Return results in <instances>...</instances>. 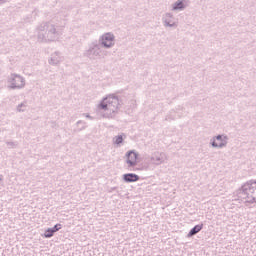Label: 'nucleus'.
Instances as JSON below:
<instances>
[{
  "instance_id": "423d86ee",
  "label": "nucleus",
  "mask_w": 256,
  "mask_h": 256,
  "mask_svg": "<svg viewBox=\"0 0 256 256\" xmlns=\"http://www.w3.org/2000/svg\"><path fill=\"white\" fill-rule=\"evenodd\" d=\"M8 83L10 84L9 89H24L25 88V78L19 74H11L8 78Z\"/></svg>"
},
{
  "instance_id": "6e6552de",
  "label": "nucleus",
  "mask_w": 256,
  "mask_h": 256,
  "mask_svg": "<svg viewBox=\"0 0 256 256\" xmlns=\"http://www.w3.org/2000/svg\"><path fill=\"white\" fill-rule=\"evenodd\" d=\"M229 144V136L225 134H219L217 136L212 137L211 145L214 149H224Z\"/></svg>"
},
{
  "instance_id": "9d476101",
  "label": "nucleus",
  "mask_w": 256,
  "mask_h": 256,
  "mask_svg": "<svg viewBox=\"0 0 256 256\" xmlns=\"http://www.w3.org/2000/svg\"><path fill=\"white\" fill-rule=\"evenodd\" d=\"M126 163L128 165L129 171H135V168L137 166V157H139V154L135 152V150H131L126 154Z\"/></svg>"
},
{
  "instance_id": "6ab92c4d",
  "label": "nucleus",
  "mask_w": 256,
  "mask_h": 256,
  "mask_svg": "<svg viewBox=\"0 0 256 256\" xmlns=\"http://www.w3.org/2000/svg\"><path fill=\"white\" fill-rule=\"evenodd\" d=\"M113 141L115 145H121V143H123V136L118 135L113 139Z\"/></svg>"
},
{
  "instance_id": "20e7f679",
  "label": "nucleus",
  "mask_w": 256,
  "mask_h": 256,
  "mask_svg": "<svg viewBox=\"0 0 256 256\" xmlns=\"http://www.w3.org/2000/svg\"><path fill=\"white\" fill-rule=\"evenodd\" d=\"M83 55L90 61H97V59H105L107 57V50L103 49L97 40H94L88 45Z\"/></svg>"
},
{
  "instance_id": "39448f33",
  "label": "nucleus",
  "mask_w": 256,
  "mask_h": 256,
  "mask_svg": "<svg viewBox=\"0 0 256 256\" xmlns=\"http://www.w3.org/2000/svg\"><path fill=\"white\" fill-rule=\"evenodd\" d=\"M98 43L102 49H113L115 47V34L112 32L102 34L98 39Z\"/></svg>"
},
{
  "instance_id": "7ed1b4c3",
  "label": "nucleus",
  "mask_w": 256,
  "mask_h": 256,
  "mask_svg": "<svg viewBox=\"0 0 256 256\" xmlns=\"http://www.w3.org/2000/svg\"><path fill=\"white\" fill-rule=\"evenodd\" d=\"M238 199L244 203H256V181L249 180L238 190Z\"/></svg>"
},
{
  "instance_id": "4be33fe9",
  "label": "nucleus",
  "mask_w": 256,
  "mask_h": 256,
  "mask_svg": "<svg viewBox=\"0 0 256 256\" xmlns=\"http://www.w3.org/2000/svg\"><path fill=\"white\" fill-rule=\"evenodd\" d=\"M113 191H117V186L108 189V193H113Z\"/></svg>"
},
{
  "instance_id": "a211bd4d",
  "label": "nucleus",
  "mask_w": 256,
  "mask_h": 256,
  "mask_svg": "<svg viewBox=\"0 0 256 256\" xmlns=\"http://www.w3.org/2000/svg\"><path fill=\"white\" fill-rule=\"evenodd\" d=\"M25 109H27V102H22L21 104H19L17 106V111L19 113H23V111H25Z\"/></svg>"
},
{
  "instance_id": "ddd939ff",
  "label": "nucleus",
  "mask_w": 256,
  "mask_h": 256,
  "mask_svg": "<svg viewBox=\"0 0 256 256\" xmlns=\"http://www.w3.org/2000/svg\"><path fill=\"white\" fill-rule=\"evenodd\" d=\"M123 179L125 183H135L139 181V175L133 174V173H128L123 175Z\"/></svg>"
},
{
  "instance_id": "5701e85b",
  "label": "nucleus",
  "mask_w": 256,
  "mask_h": 256,
  "mask_svg": "<svg viewBox=\"0 0 256 256\" xmlns=\"http://www.w3.org/2000/svg\"><path fill=\"white\" fill-rule=\"evenodd\" d=\"M84 117H86V119H90L91 121H93V117L89 114H83Z\"/></svg>"
},
{
  "instance_id": "aec40b11",
  "label": "nucleus",
  "mask_w": 256,
  "mask_h": 256,
  "mask_svg": "<svg viewBox=\"0 0 256 256\" xmlns=\"http://www.w3.org/2000/svg\"><path fill=\"white\" fill-rule=\"evenodd\" d=\"M61 229V224H56L54 225V227H52V230L54 231V233H57V231H60Z\"/></svg>"
},
{
  "instance_id": "f8f14e48",
  "label": "nucleus",
  "mask_w": 256,
  "mask_h": 256,
  "mask_svg": "<svg viewBox=\"0 0 256 256\" xmlns=\"http://www.w3.org/2000/svg\"><path fill=\"white\" fill-rule=\"evenodd\" d=\"M49 65H59L60 63H63V57L61 56V52L56 51L50 55V58L48 60Z\"/></svg>"
},
{
  "instance_id": "393cba45",
  "label": "nucleus",
  "mask_w": 256,
  "mask_h": 256,
  "mask_svg": "<svg viewBox=\"0 0 256 256\" xmlns=\"http://www.w3.org/2000/svg\"><path fill=\"white\" fill-rule=\"evenodd\" d=\"M3 181V176L0 175V185H1V182Z\"/></svg>"
},
{
  "instance_id": "412c9836",
  "label": "nucleus",
  "mask_w": 256,
  "mask_h": 256,
  "mask_svg": "<svg viewBox=\"0 0 256 256\" xmlns=\"http://www.w3.org/2000/svg\"><path fill=\"white\" fill-rule=\"evenodd\" d=\"M6 144L8 145V147H11L12 149H15V147H17V142H6Z\"/></svg>"
},
{
  "instance_id": "0eeeda50",
  "label": "nucleus",
  "mask_w": 256,
  "mask_h": 256,
  "mask_svg": "<svg viewBox=\"0 0 256 256\" xmlns=\"http://www.w3.org/2000/svg\"><path fill=\"white\" fill-rule=\"evenodd\" d=\"M162 23L165 28L177 29L179 27V21L172 12H166L162 15Z\"/></svg>"
},
{
  "instance_id": "f3484780",
  "label": "nucleus",
  "mask_w": 256,
  "mask_h": 256,
  "mask_svg": "<svg viewBox=\"0 0 256 256\" xmlns=\"http://www.w3.org/2000/svg\"><path fill=\"white\" fill-rule=\"evenodd\" d=\"M53 235H55L53 228H48L47 230H45L44 237L46 239H51V237H53Z\"/></svg>"
},
{
  "instance_id": "2eb2a0df",
  "label": "nucleus",
  "mask_w": 256,
  "mask_h": 256,
  "mask_svg": "<svg viewBox=\"0 0 256 256\" xmlns=\"http://www.w3.org/2000/svg\"><path fill=\"white\" fill-rule=\"evenodd\" d=\"M76 125L78 127L75 130L76 132L84 131V129H87V122H85V121L79 120V121L76 122Z\"/></svg>"
},
{
  "instance_id": "9b49d317",
  "label": "nucleus",
  "mask_w": 256,
  "mask_h": 256,
  "mask_svg": "<svg viewBox=\"0 0 256 256\" xmlns=\"http://www.w3.org/2000/svg\"><path fill=\"white\" fill-rule=\"evenodd\" d=\"M189 7V0H176L170 6V11L174 13H179L185 11Z\"/></svg>"
},
{
  "instance_id": "b1692460",
  "label": "nucleus",
  "mask_w": 256,
  "mask_h": 256,
  "mask_svg": "<svg viewBox=\"0 0 256 256\" xmlns=\"http://www.w3.org/2000/svg\"><path fill=\"white\" fill-rule=\"evenodd\" d=\"M9 0H0V5H3V3H7Z\"/></svg>"
},
{
  "instance_id": "f03ea898",
  "label": "nucleus",
  "mask_w": 256,
  "mask_h": 256,
  "mask_svg": "<svg viewBox=\"0 0 256 256\" xmlns=\"http://www.w3.org/2000/svg\"><path fill=\"white\" fill-rule=\"evenodd\" d=\"M119 97L109 94L104 97L97 106V114L103 119H115L119 114Z\"/></svg>"
},
{
  "instance_id": "f257e3e1",
  "label": "nucleus",
  "mask_w": 256,
  "mask_h": 256,
  "mask_svg": "<svg viewBox=\"0 0 256 256\" xmlns=\"http://www.w3.org/2000/svg\"><path fill=\"white\" fill-rule=\"evenodd\" d=\"M38 41L41 43H53L59 41L63 35V27L54 22H42L38 27Z\"/></svg>"
},
{
  "instance_id": "4468645a",
  "label": "nucleus",
  "mask_w": 256,
  "mask_h": 256,
  "mask_svg": "<svg viewBox=\"0 0 256 256\" xmlns=\"http://www.w3.org/2000/svg\"><path fill=\"white\" fill-rule=\"evenodd\" d=\"M203 229V224H198L194 226L188 233V237H193L194 235H197L201 230Z\"/></svg>"
},
{
  "instance_id": "dca6fc26",
  "label": "nucleus",
  "mask_w": 256,
  "mask_h": 256,
  "mask_svg": "<svg viewBox=\"0 0 256 256\" xmlns=\"http://www.w3.org/2000/svg\"><path fill=\"white\" fill-rule=\"evenodd\" d=\"M177 119V112L175 110H172L165 118V121H175Z\"/></svg>"
},
{
  "instance_id": "1a4fd4ad",
  "label": "nucleus",
  "mask_w": 256,
  "mask_h": 256,
  "mask_svg": "<svg viewBox=\"0 0 256 256\" xmlns=\"http://www.w3.org/2000/svg\"><path fill=\"white\" fill-rule=\"evenodd\" d=\"M167 153L161 151H154L149 157L150 164L159 167V165H163L167 161Z\"/></svg>"
}]
</instances>
